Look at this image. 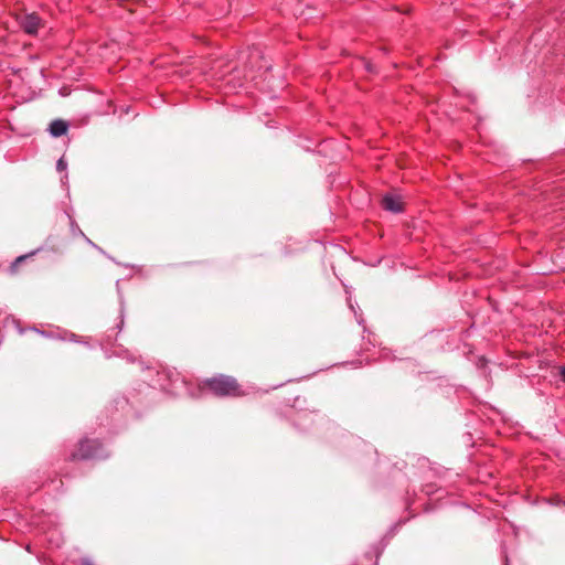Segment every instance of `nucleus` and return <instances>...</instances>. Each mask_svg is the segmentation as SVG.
<instances>
[{"instance_id":"nucleus-1","label":"nucleus","mask_w":565,"mask_h":565,"mask_svg":"<svg viewBox=\"0 0 565 565\" xmlns=\"http://www.w3.org/2000/svg\"><path fill=\"white\" fill-rule=\"evenodd\" d=\"M204 385L216 396L220 397H236L242 396L244 393L237 381L228 375L218 374L216 376L206 379Z\"/></svg>"},{"instance_id":"nucleus-2","label":"nucleus","mask_w":565,"mask_h":565,"mask_svg":"<svg viewBox=\"0 0 565 565\" xmlns=\"http://www.w3.org/2000/svg\"><path fill=\"white\" fill-rule=\"evenodd\" d=\"M102 444L94 439H84L79 443L78 450L72 455V459H95L103 458Z\"/></svg>"},{"instance_id":"nucleus-3","label":"nucleus","mask_w":565,"mask_h":565,"mask_svg":"<svg viewBox=\"0 0 565 565\" xmlns=\"http://www.w3.org/2000/svg\"><path fill=\"white\" fill-rule=\"evenodd\" d=\"M41 24L40 18L35 13L26 14L21 19L20 25L28 34H36Z\"/></svg>"},{"instance_id":"nucleus-4","label":"nucleus","mask_w":565,"mask_h":565,"mask_svg":"<svg viewBox=\"0 0 565 565\" xmlns=\"http://www.w3.org/2000/svg\"><path fill=\"white\" fill-rule=\"evenodd\" d=\"M382 203H383V207L386 211H390L393 213H398L402 211V204H401L398 198H396L394 195H385L383 198Z\"/></svg>"},{"instance_id":"nucleus-5","label":"nucleus","mask_w":565,"mask_h":565,"mask_svg":"<svg viewBox=\"0 0 565 565\" xmlns=\"http://www.w3.org/2000/svg\"><path fill=\"white\" fill-rule=\"evenodd\" d=\"M67 128H68V125L66 121H64L62 119H55L51 122L49 130L53 137H61L64 134H66Z\"/></svg>"},{"instance_id":"nucleus-6","label":"nucleus","mask_w":565,"mask_h":565,"mask_svg":"<svg viewBox=\"0 0 565 565\" xmlns=\"http://www.w3.org/2000/svg\"><path fill=\"white\" fill-rule=\"evenodd\" d=\"M36 252L38 250H34V252L30 253L29 255H22V256L17 257L15 260L11 265L12 269H14L18 264L23 263V260H25L29 256L34 255Z\"/></svg>"},{"instance_id":"nucleus-7","label":"nucleus","mask_w":565,"mask_h":565,"mask_svg":"<svg viewBox=\"0 0 565 565\" xmlns=\"http://www.w3.org/2000/svg\"><path fill=\"white\" fill-rule=\"evenodd\" d=\"M66 167H67V162H66L63 158H60V159L57 160V163H56V169H57L58 171H63V170H65V169H66Z\"/></svg>"},{"instance_id":"nucleus-8","label":"nucleus","mask_w":565,"mask_h":565,"mask_svg":"<svg viewBox=\"0 0 565 565\" xmlns=\"http://www.w3.org/2000/svg\"><path fill=\"white\" fill-rule=\"evenodd\" d=\"M561 375H562V379L565 381V367H562Z\"/></svg>"},{"instance_id":"nucleus-9","label":"nucleus","mask_w":565,"mask_h":565,"mask_svg":"<svg viewBox=\"0 0 565 565\" xmlns=\"http://www.w3.org/2000/svg\"><path fill=\"white\" fill-rule=\"evenodd\" d=\"M87 565H93V564H87Z\"/></svg>"}]
</instances>
